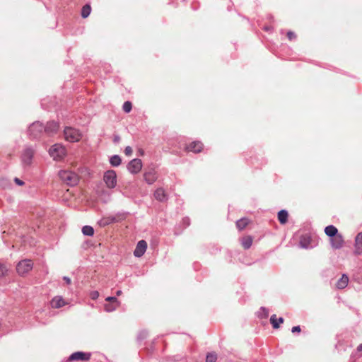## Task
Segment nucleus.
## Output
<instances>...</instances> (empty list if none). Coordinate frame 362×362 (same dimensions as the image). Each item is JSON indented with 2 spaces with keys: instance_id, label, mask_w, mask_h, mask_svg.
Instances as JSON below:
<instances>
[{
  "instance_id": "1",
  "label": "nucleus",
  "mask_w": 362,
  "mask_h": 362,
  "mask_svg": "<svg viewBox=\"0 0 362 362\" xmlns=\"http://www.w3.org/2000/svg\"><path fill=\"white\" fill-rule=\"evenodd\" d=\"M59 176L63 182L70 186H74L78 182V175L70 170H61L59 172Z\"/></svg>"
},
{
  "instance_id": "2",
  "label": "nucleus",
  "mask_w": 362,
  "mask_h": 362,
  "mask_svg": "<svg viewBox=\"0 0 362 362\" xmlns=\"http://www.w3.org/2000/svg\"><path fill=\"white\" fill-rule=\"evenodd\" d=\"M64 139L69 142H77L82 137L79 130L72 127H66L64 130Z\"/></svg>"
},
{
  "instance_id": "3",
  "label": "nucleus",
  "mask_w": 362,
  "mask_h": 362,
  "mask_svg": "<svg viewBox=\"0 0 362 362\" xmlns=\"http://www.w3.org/2000/svg\"><path fill=\"white\" fill-rule=\"evenodd\" d=\"M49 154L53 158H62L66 156V150L62 144H56L50 147Z\"/></svg>"
},
{
  "instance_id": "4",
  "label": "nucleus",
  "mask_w": 362,
  "mask_h": 362,
  "mask_svg": "<svg viewBox=\"0 0 362 362\" xmlns=\"http://www.w3.org/2000/svg\"><path fill=\"white\" fill-rule=\"evenodd\" d=\"M33 267V264L30 259H23L18 263L16 270L20 275H24L29 272Z\"/></svg>"
},
{
  "instance_id": "5",
  "label": "nucleus",
  "mask_w": 362,
  "mask_h": 362,
  "mask_svg": "<svg viewBox=\"0 0 362 362\" xmlns=\"http://www.w3.org/2000/svg\"><path fill=\"white\" fill-rule=\"evenodd\" d=\"M104 182L108 188H114L117 184V175L114 170H107L103 177Z\"/></svg>"
},
{
  "instance_id": "6",
  "label": "nucleus",
  "mask_w": 362,
  "mask_h": 362,
  "mask_svg": "<svg viewBox=\"0 0 362 362\" xmlns=\"http://www.w3.org/2000/svg\"><path fill=\"white\" fill-rule=\"evenodd\" d=\"M90 356H91L90 353L76 351L70 355V356L69 357V361H86L90 358Z\"/></svg>"
},
{
  "instance_id": "7",
  "label": "nucleus",
  "mask_w": 362,
  "mask_h": 362,
  "mask_svg": "<svg viewBox=\"0 0 362 362\" xmlns=\"http://www.w3.org/2000/svg\"><path fill=\"white\" fill-rule=\"evenodd\" d=\"M45 130L43 124L40 122H34L29 127L30 134L33 137H38Z\"/></svg>"
},
{
  "instance_id": "8",
  "label": "nucleus",
  "mask_w": 362,
  "mask_h": 362,
  "mask_svg": "<svg viewBox=\"0 0 362 362\" xmlns=\"http://www.w3.org/2000/svg\"><path fill=\"white\" fill-rule=\"evenodd\" d=\"M105 300L108 303L105 304V310L107 312L115 310L119 305V302L116 297H107Z\"/></svg>"
},
{
  "instance_id": "9",
  "label": "nucleus",
  "mask_w": 362,
  "mask_h": 362,
  "mask_svg": "<svg viewBox=\"0 0 362 362\" xmlns=\"http://www.w3.org/2000/svg\"><path fill=\"white\" fill-rule=\"evenodd\" d=\"M330 244L333 249H341L344 244L343 235L341 233H338L337 235H336V236L331 238Z\"/></svg>"
},
{
  "instance_id": "10",
  "label": "nucleus",
  "mask_w": 362,
  "mask_h": 362,
  "mask_svg": "<svg viewBox=\"0 0 362 362\" xmlns=\"http://www.w3.org/2000/svg\"><path fill=\"white\" fill-rule=\"evenodd\" d=\"M141 168V160H131L127 164V169L131 173H139Z\"/></svg>"
},
{
  "instance_id": "11",
  "label": "nucleus",
  "mask_w": 362,
  "mask_h": 362,
  "mask_svg": "<svg viewBox=\"0 0 362 362\" xmlns=\"http://www.w3.org/2000/svg\"><path fill=\"white\" fill-rule=\"evenodd\" d=\"M147 249V243L145 240H141L138 242L136 247L134 251V255L136 257H141L144 255Z\"/></svg>"
},
{
  "instance_id": "12",
  "label": "nucleus",
  "mask_w": 362,
  "mask_h": 362,
  "mask_svg": "<svg viewBox=\"0 0 362 362\" xmlns=\"http://www.w3.org/2000/svg\"><path fill=\"white\" fill-rule=\"evenodd\" d=\"M204 145L201 141H192L187 146V150L188 151L194 152V153H199L203 150Z\"/></svg>"
},
{
  "instance_id": "13",
  "label": "nucleus",
  "mask_w": 362,
  "mask_h": 362,
  "mask_svg": "<svg viewBox=\"0 0 362 362\" xmlns=\"http://www.w3.org/2000/svg\"><path fill=\"white\" fill-rule=\"evenodd\" d=\"M355 251L356 255H361L362 253V231L358 233L355 238Z\"/></svg>"
},
{
  "instance_id": "14",
  "label": "nucleus",
  "mask_w": 362,
  "mask_h": 362,
  "mask_svg": "<svg viewBox=\"0 0 362 362\" xmlns=\"http://www.w3.org/2000/svg\"><path fill=\"white\" fill-rule=\"evenodd\" d=\"M51 306L54 308H59L65 305L66 302L62 296H55L50 302Z\"/></svg>"
},
{
  "instance_id": "15",
  "label": "nucleus",
  "mask_w": 362,
  "mask_h": 362,
  "mask_svg": "<svg viewBox=\"0 0 362 362\" xmlns=\"http://www.w3.org/2000/svg\"><path fill=\"white\" fill-rule=\"evenodd\" d=\"M349 283V277L346 274H343L341 277L337 281L336 286L339 289H343L347 286Z\"/></svg>"
},
{
  "instance_id": "16",
  "label": "nucleus",
  "mask_w": 362,
  "mask_h": 362,
  "mask_svg": "<svg viewBox=\"0 0 362 362\" xmlns=\"http://www.w3.org/2000/svg\"><path fill=\"white\" fill-rule=\"evenodd\" d=\"M325 233L330 238L334 236H336V235L339 233L337 228L333 225H329L325 227Z\"/></svg>"
},
{
  "instance_id": "17",
  "label": "nucleus",
  "mask_w": 362,
  "mask_h": 362,
  "mask_svg": "<svg viewBox=\"0 0 362 362\" xmlns=\"http://www.w3.org/2000/svg\"><path fill=\"white\" fill-rule=\"evenodd\" d=\"M154 197L159 202H164L167 199L165 191L162 188H158L156 190Z\"/></svg>"
},
{
  "instance_id": "18",
  "label": "nucleus",
  "mask_w": 362,
  "mask_h": 362,
  "mask_svg": "<svg viewBox=\"0 0 362 362\" xmlns=\"http://www.w3.org/2000/svg\"><path fill=\"white\" fill-rule=\"evenodd\" d=\"M144 179L148 184L151 185L156 180L157 177L153 171H149L144 174Z\"/></svg>"
},
{
  "instance_id": "19",
  "label": "nucleus",
  "mask_w": 362,
  "mask_h": 362,
  "mask_svg": "<svg viewBox=\"0 0 362 362\" xmlns=\"http://www.w3.org/2000/svg\"><path fill=\"white\" fill-rule=\"evenodd\" d=\"M310 238L308 235H302L300 238L299 245L302 248H308L310 247Z\"/></svg>"
},
{
  "instance_id": "20",
  "label": "nucleus",
  "mask_w": 362,
  "mask_h": 362,
  "mask_svg": "<svg viewBox=\"0 0 362 362\" xmlns=\"http://www.w3.org/2000/svg\"><path fill=\"white\" fill-rule=\"evenodd\" d=\"M270 322L274 329H277L279 327V324L284 322V318L279 317L277 319L276 315H272L270 317Z\"/></svg>"
},
{
  "instance_id": "21",
  "label": "nucleus",
  "mask_w": 362,
  "mask_h": 362,
  "mask_svg": "<svg viewBox=\"0 0 362 362\" xmlns=\"http://www.w3.org/2000/svg\"><path fill=\"white\" fill-rule=\"evenodd\" d=\"M288 216V212H287V211H286L284 209L281 210L278 213V219H279V221L281 224H284V223H286L287 222Z\"/></svg>"
},
{
  "instance_id": "22",
  "label": "nucleus",
  "mask_w": 362,
  "mask_h": 362,
  "mask_svg": "<svg viewBox=\"0 0 362 362\" xmlns=\"http://www.w3.org/2000/svg\"><path fill=\"white\" fill-rule=\"evenodd\" d=\"M241 244L245 249H249L252 244V238L250 235L243 237L241 240Z\"/></svg>"
},
{
  "instance_id": "23",
  "label": "nucleus",
  "mask_w": 362,
  "mask_h": 362,
  "mask_svg": "<svg viewBox=\"0 0 362 362\" xmlns=\"http://www.w3.org/2000/svg\"><path fill=\"white\" fill-rule=\"evenodd\" d=\"M249 223L247 218H241L236 221V226L239 230H243Z\"/></svg>"
},
{
  "instance_id": "24",
  "label": "nucleus",
  "mask_w": 362,
  "mask_h": 362,
  "mask_svg": "<svg viewBox=\"0 0 362 362\" xmlns=\"http://www.w3.org/2000/svg\"><path fill=\"white\" fill-rule=\"evenodd\" d=\"M82 233L84 235L93 236L94 234V229L92 226H85L82 228Z\"/></svg>"
},
{
  "instance_id": "25",
  "label": "nucleus",
  "mask_w": 362,
  "mask_h": 362,
  "mask_svg": "<svg viewBox=\"0 0 362 362\" xmlns=\"http://www.w3.org/2000/svg\"><path fill=\"white\" fill-rule=\"evenodd\" d=\"M90 11H91V7L90 5L86 4V5L83 6L81 9V16L83 18H87L90 15Z\"/></svg>"
},
{
  "instance_id": "26",
  "label": "nucleus",
  "mask_w": 362,
  "mask_h": 362,
  "mask_svg": "<svg viewBox=\"0 0 362 362\" xmlns=\"http://www.w3.org/2000/svg\"><path fill=\"white\" fill-rule=\"evenodd\" d=\"M59 128V125L56 122H50L46 127V131L56 132Z\"/></svg>"
},
{
  "instance_id": "27",
  "label": "nucleus",
  "mask_w": 362,
  "mask_h": 362,
  "mask_svg": "<svg viewBox=\"0 0 362 362\" xmlns=\"http://www.w3.org/2000/svg\"><path fill=\"white\" fill-rule=\"evenodd\" d=\"M35 156V151L32 148H28L24 151L25 158H32Z\"/></svg>"
},
{
  "instance_id": "28",
  "label": "nucleus",
  "mask_w": 362,
  "mask_h": 362,
  "mask_svg": "<svg viewBox=\"0 0 362 362\" xmlns=\"http://www.w3.org/2000/svg\"><path fill=\"white\" fill-rule=\"evenodd\" d=\"M123 110L126 112V113H129L131 112L132 110V104L131 102L129 101H126L124 102V103L123 104Z\"/></svg>"
},
{
  "instance_id": "29",
  "label": "nucleus",
  "mask_w": 362,
  "mask_h": 362,
  "mask_svg": "<svg viewBox=\"0 0 362 362\" xmlns=\"http://www.w3.org/2000/svg\"><path fill=\"white\" fill-rule=\"evenodd\" d=\"M217 360L216 354L209 353L206 355V362H216Z\"/></svg>"
},
{
  "instance_id": "30",
  "label": "nucleus",
  "mask_w": 362,
  "mask_h": 362,
  "mask_svg": "<svg viewBox=\"0 0 362 362\" xmlns=\"http://www.w3.org/2000/svg\"><path fill=\"white\" fill-rule=\"evenodd\" d=\"M269 315V310L266 308L262 307L259 311V316L266 318Z\"/></svg>"
},
{
  "instance_id": "31",
  "label": "nucleus",
  "mask_w": 362,
  "mask_h": 362,
  "mask_svg": "<svg viewBox=\"0 0 362 362\" xmlns=\"http://www.w3.org/2000/svg\"><path fill=\"white\" fill-rule=\"evenodd\" d=\"M7 272V268L4 264L0 263V276H4Z\"/></svg>"
},
{
  "instance_id": "32",
  "label": "nucleus",
  "mask_w": 362,
  "mask_h": 362,
  "mask_svg": "<svg viewBox=\"0 0 362 362\" xmlns=\"http://www.w3.org/2000/svg\"><path fill=\"white\" fill-rule=\"evenodd\" d=\"M132 148L130 146H127L124 150V153L126 156H131L132 154Z\"/></svg>"
},
{
  "instance_id": "33",
  "label": "nucleus",
  "mask_w": 362,
  "mask_h": 362,
  "mask_svg": "<svg viewBox=\"0 0 362 362\" xmlns=\"http://www.w3.org/2000/svg\"><path fill=\"white\" fill-rule=\"evenodd\" d=\"M110 161L112 166L117 167L121 164L122 160H110Z\"/></svg>"
},
{
  "instance_id": "34",
  "label": "nucleus",
  "mask_w": 362,
  "mask_h": 362,
  "mask_svg": "<svg viewBox=\"0 0 362 362\" xmlns=\"http://www.w3.org/2000/svg\"><path fill=\"white\" fill-rule=\"evenodd\" d=\"M98 296H99V293L97 291H94L90 293V298L93 300L97 299L98 298Z\"/></svg>"
},
{
  "instance_id": "35",
  "label": "nucleus",
  "mask_w": 362,
  "mask_h": 362,
  "mask_svg": "<svg viewBox=\"0 0 362 362\" xmlns=\"http://www.w3.org/2000/svg\"><path fill=\"white\" fill-rule=\"evenodd\" d=\"M287 37L289 40H292L293 39L296 38V34L292 31H288L287 33Z\"/></svg>"
},
{
  "instance_id": "36",
  "label": "nucleus",
  "mask_w": 362,
  "mask_h": 362,
  "mask_svg": "<svg viewBox=\"0 0 362 362\" xmlns=\"http://www.w3.org/2000/svg\"><path fill=\"white\" fill-rule=\"evenodd\" d=\"M14 182H16V185H19V186H22L24 185V182L22 181L21 180H20L19 178L18 177H16L14 179Z\"/></svg>"
},
{
  "instance_id": "37",
  "label": "nucleus",
  "mask_w": 362,
  "mask_h": 362,
  "mask_svg": "<svg viewBox=\"0 0 362 362\" xmlns=\"http://www.w3.org/2000/svg\"><path fill=\"white\" fill-rule=\"evenodd\" d=\"M291 332L293 333L294 332H300V326H295L292 327Z\"/></svg>"
},
{
  "instance_id": "38",
  "label": "nucleus",
  "mask_w": 362,
  "mask_h": 362,
  "mask_svg": "<svg viewBox=\"0 0 362 362\" xmlns=\"http://www.w3.org/2000/svg\"><path fill=\"white\" fill-rule=\"evenodd\" d=\"M137 156H144V151L141 148H139L136 153Z\"/></svg>"
},
{
  "instance_id": "39",
  "label": "nucleus",
  "mask_w": 362,
  "mask_h": 362,
  "mask_svg": "<svg viewBox=\"0 0 362 362\" xmlns=\"http://www.w3.org/2000/svg\"><path fill=\"white\" fill-rule=\"evenodd\" d=\"M64 280L66 281V283L67 284H71V279H70V278H69V277L64 276Z\"/></svg>"
},
{
  "instance_id": "40",
  "label": "nucleus",
  "mask_w": 362,
  "mask_h": 362,
  "mask_svg": "<svg viewBox=\"0 0 362 362\" xmlns=\"http://www.w3.org/2000/svg\"><path fill=\"white\" fill-rule=\"evenodd\" d=\"M120 138L119 136H115V138H114V141L115 142H118L119 141Z\"/></svg>"
},
{
  "instance_id": "41",
  "label": "nucleus",
  "mask_w": 362,
  "mask_h": 362,
  "mask_svg": "<svg viewBox=\"0 0 362 362\" xmlns=\"http://www.w3.org/2000/svg\"><path fill=\"white\" fill-rule=\"evenodd\" d=\"M24 161L25 162L23 163V165H29L30 160L27 159V160H24Z\"/></svg>"
},
{
  "instance_id": "42",
  "label": "nucleus",
  "mask_w": 362,
  "mask_h": 362,
  "mask_svg": "<svg viewBox=\"0 0 362 362\" xmlns=\"http://www.w3.org/2000/svg\"><path fill=\"white\" fill-rule=\"evenodd\" d=\"M357 350H358V351H362V344H361L358 346Z\"/></svg>"
},
{
  "instance_id": "43",
  "label": "nucleus",
  "mask_w": 362,
  "mask_h": 362,
  "mask_svg": "<svg viewBox=\"0 0 362 362\" xmlns=\"http://www.w3.org/2000/svg\"><path fill=\"white\" fill-rule=\"evenodd\" d=\"M121 293H122L121 291H117V293H116L117 296H120Z\"/></svg>"
},
{
  "instance_id": "44",
  "label": "nucleus",
  "mask_w": 362,
  "mask_h": 362,
  "mask_svg": "<svg viewBox=\"0 0 362 362\" xmlns=\"http://www.w3.org/2000/svg\"><path fill=\"white\" fill-rule=\"evenodd\" d=\"M111 158H114V159H116V158H119V157L118 156H113Z\"/></svg>"
}]
</instances>
